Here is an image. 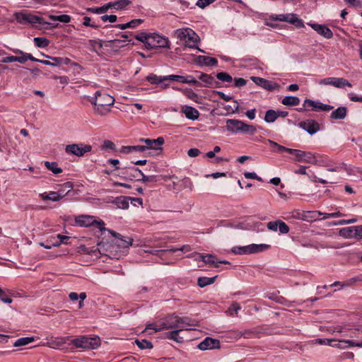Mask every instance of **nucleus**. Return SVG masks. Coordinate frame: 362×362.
Returning a JSON list of instances; mask_svg holds the SVG:
<instances>
[{"instance_id": "1", "label": "nucleus", "mask_w": 362, "mask_h": 362, "mask_svg": "<svg viewBox=\"0 0 362 362\" xmlns=\"http://www.w3.org/2000/svg\"><path fill=\"white\" fill-rule=\"evenodd\" d=\"M197 321L187 317H179L177 315H168L163 318L160 322L148 324L146 327V332L153 334L164 329H192L197 325Z\"/></svg>"}, {"instance_id": "2", "label": "nucleus", "mask_w": 362, "mask_h": 362, "mask_svg": "<svg viewBox=\"0 0 362 362\" xmlns=\"http://www.w3.org/2000/svg\"><path fill=\"white\" fill-rule=\"evenodd\" d=\"M93 105V112L100 117H105L112 112V107L115 103V98L109 94L100 90L95 92V96L90 99Z\"/></svg>"}, {"instance_id": "3", "label": "nucleus", "mask_w": 362, "mask_h": 362, "mask_svg": "<svg viewBox=\"0 0 362 362\" xmlns=\"http://www.w3.org/2000/svg\"><path fill=\"white\" fill-rule=\"evenodd\" d=\"M175 35L185 46L190 48H197L199 37L192 29L189 28L177 29L175 31Z\"/></svg>"}, {"instance_id": "4", "label": "nucleus", "mask_w": 362, "mask_h": 362, "mask_svg": "<svg viewBox=\"0 0 362 362\" xmlns=\"http://www.w3.org/2000/svg\"><path fill=\"white\" fill-rule=\"evenodd\" d=\"M226 129L233 133H244L253 135L257 132V128L254 125H250L244 122L235 119H228L226 120Z\"/></svg>"}, {"instance_id": "5", "label": "nucleus", "mask_w": 362, "mask_h": 362, "mask_svg": "<svg viewBox=\"0 0 362 362\" xmlns=\"http://www.w3.org/2000/svg\"><path fill=\"white\" fill-rule=\"evenodd\" d=\"M272 21H279L290 23L297 28L304 27L303 21L300 19L295 13L287 14H272L269 16V19L266 21L265 25L272 28H276V24L272 23Z\"/></svg>"}, {"instance_id": "6", "label": "nucleus", "mask_w": 362, "mask_h": 362, "mask_svg": "<svg viewBox=\"0 0 362 362\" xmlns=\"http://www.w3.org/2000/svg\"><path fill=\"white\" fill-rule=\"evenodd\" d=\"M71 344L76 348L95 349L100 345V339L98 337H90L87 336H81L71 340Z\"/></svg>"}, {"instance_id": "7", "label": "nucleus", "mask_w": 362, "mask_h": 362, "mask_svg": "<svg viewBox=\"0 0 362 362\" xmlns=\"http://www.w3.org/2000/svg\"><path fill=\"white\" fill-rule=\"evenodd\" d=\"M75 221L78 226L83 227H88L90 226H96L101 232H105V223L102 221H97L94 216L88 215H81L75 218Z\"/></svg>"}, {"instance_id": "8", "label": "nucleus", "mask_w": 362, "mask_h": 362, "mask_svg": "<svg viewBox=\"0 0 362 362\" xmlns=\"http://www.w3.org/2000/svg\"><path fill=\"white\" fill-rule=\"evenodd\" d=\"M269 248V245L267 244H251L242 247H234L232 252L238 255L253 254L263 252Z\"/></svg>"}, {"instance_id": "9", "label": "nucleus", "mask_w": 362, "mask_h": 362, "mask_svg": "<svg viewBox=\"0 0 362 362\" xmlns=\"http://www.w3.org/2000/svg\"><path fill=\"white\" fill-rule=\"evenodd\" d=\"M16 21L20 23H29L30 24H50L44 21L43 18L37 16L24 11L15 13Z\"/></svg>"}, {"instance_id": "10", "label": "nucleus", "mask_w": 362, "mask_h": 362, "mask_svg": "<svg viewBox=\"0 0 362 362\" xmlns=\"http://www.w3.org/2000/svg\"><path fill=\"white\" fill-rule=\"evenodd\" d=\"M92 146L89 144H72L66 145L65 147V152L69 155H74L78 157H82L85 153L91 151Z\"/></svg>"}, {"instance_id": "11", "label": "nucleus", "mask_w": 362, "mask_h": 362, "mask_svg": "<svg viewBox=\"0 0 362 362\" xmlns=\"http://www.w3.org/2000/svg\"><path fill=\"white\" fill-rule=\"evenodd\" d=\"M320 86H332L337 88H344L346 86L352 87L351 83L344 78L327 77L321 78L317 81Z\"/></svg>"}, {"instance_id": "12", "label": "nucleus", "mask_w": 362, "mask_h": 362, "mask_svg": "<svg viewBox=\"0 0 362 362\" xmlns=\"http://www.w3.org/2000/svg\"><path fill=\"white\" fill-rule=\"evenodd\" d=\"M288 153L293 156V160L296 162H305L311 164L313 155L312 152L291 148Z\"/></svg>"}, {"instance_id": "13", "label": "nucleus", "mask_w": 362, "mask_h": 362, "mask_svg": "<svg viewBox=\"0 0 362 362\" xmlns=\"http://www.w3.org/2000/svg\"><path fill=\"white\" fill-rule=\"evenodd\" d=\"M148 47L170 48V41L167 37L153 33L151 34L149 42H148Z\"/></svg>"}, {"instance_id": "14", "label": "nucleus", "mask_w": 362, "mask_h": 362, "mask_svg": "<svg viewBox=\"0 0 362 362\" xmlns=\"http://www.w3.org/2000/svg\"><path fill=\"white\" fill-rule=\"evenodd\" d=\"M250 78L255 84L269 91L277 90L280 88L278 83L261 77L252 76Z\"/></svg>"}, {"instance_id": "15", "label": "nucleus", "mask_w": 362, "mask_h": 362, "mask_svg": "<svg viewBox=\"0 0 362 362\" xmlns=\"http://www.w3.org/2000/svg\"><path fill=\"white\" fill-rule=\"evenodd\" d=\"M303 107L305 108L312 107L315 110H321L329 112L332 110L334 107L329 105L323 104L320 101H315L310 99H305L303 102Z\"/></svg>"}, {"instance_id": "16", "label": "nucleus", "mask_w": 362, "mask_h": 362, "mask_svg": "<svg viewBox=\"0 0 362 362\" xmlns=\"http://www.w3.org/2000/svg\"><path fill=\"white\" fill-rule=\"evenodd\" d=\"M140 141L145 143V151L149 149L161 151V146L164 144V139L163 137H158L156 139H141Z\"/></svg>"}, {"instance_id": "17", "label": "nucleus", "mask_w": 362, "mask_h": 362, "mask_svg": "<svg viewBox=\"0 0 362 362\" xmlns=\"http://www.w3.org/2000/svg\"><path fill=\"white\" fill-rule=\"evenodd\" d=\"M299 127L311 135L315 134L320 130L319 124L313 119L300 122L299 123Z\"/></svg>"}, {"instance_id": "18", "label": "nucleus", "mask_w": 362, "mask_h": 362, "mask_svg": "<svg viewBox=\"0 0 362 362\" xmlns=\"http://www.w3.org/2000/svg\"><path fill=\"white\" fill-rule=\"evenodd\" d=\"M106 231L108 232L112 237H115L117 239V244L118 245V246L125 248L132 245V238H125L120 235L119 233H117V232L110 229L106 228Z\"/></svg>"}, {"instance_id": "19", "label": "nucleus", "mask_w": 362, "mask_h": 362, "mask_svg": "<svg viewBox=\"0 0 362 362\" xmlns=\"http://www.w3.org/2000/svg\"><path fill=\"white\" fill-rule=\"evenodd\" d=\"M308 25L318 34L323 36L326 39H330L333 36L332 31L325 25L317 23H309Z\"/></svg>"}, {"instance_id": "20", "label": "nucleus", "mask_w": 362, "mask_h": 362, "mask_svg": "<svg viewBox=\"0 0 362 362\" xmlns=\"http://www.w3.org/2000/svg\"><path fill=\"white\" fill-rule=\"evenodd\" d=\"M220 342L218 339L206 337L199 344L198 348L200 350H209L218 348Z\"/></svg>"}, {"instance_id": "21", "label": "nucleus", "mask_w": 362, "mask_h": 362, "mask_svg": "<svg viewBox=\"0 0 362 362\" xmlns=\"http://www.w3.org/2000/svg\"><path fill=\"white\" fill-rule=\"evenodd\" d=\"M332 347L338 348L339 349H344L348 347H360L362 348V341L361 342H354V341L346 339V340H339L335 342H332Z\"/></svg>"}, {"instance_id": "22", "label": "nucleus", "mask_w": 362, "mask_h": 362, "mask_svg": "<svg viewBox=\"0 0 362 362\" xmlns=\"http://www.w3.org/2000/svg\"><path fill=\"white\" fill-rule=\"evenodd\" d=\"M13 52L16 54H19V56H16V62L21 64H24L28 60H30L32 62L38 61V59L34 57L31 54L24 52L18 49H13Z\"/></svg>"}, {"instance_id": "23", "label": "nucleus", "mask_w": 362, "mask_h": 362, "mask_svg": "<svg viewBox=\"0 0 362 362\" xmlns=\"http://www.w3.org/2000/svg\"><path fill=\"white\" fill-rule=\"evenodd\" d=\"M67 193H61L60 192H50L49 194L41 193L40 197L43 200H50L52 202H58L64 198Z\"/></svg>"}, {"instance_id": "24", "label": "nucleus", "mask_w": 362, "mask_h": 362, "mask_svg": "<svg viewBox=\"0 0 362 362\" xmlns=\"http://www.w3.org/2000/svg\"><path fill=\"white\" fill-rule=\"evenodd\" d=\"M196 62L200 65H205L209 66H216L218 64V60L216 58L203 55L197 57Z\"/></svg>"}, {"instance_id": "25", "label": "nucleus", "mask_w": 362, "mask_h": 362, "mask_svg": "<svg viewBox=\"0 0 362 362\" xmlns=\"http://www.w3.org/2000/svg\"><path fill=\"white\" fill-rule=\"evenodd\" d=\"M182 112L185 114V117L187 118V119H192V120H195L197 119H198L199 116V111L191 107V106H183L182 107Z\"/></svg>"}, {"instance_id": "26", "label": "nucleus", "mask_w": 362, "mask_h": 362, "mask_svg": "<svg viewBox=\"0 0 362 362\" xmlns=\"http://www.w3.org/2000/svg\"><path fill=\"white\" fill-rule=\"evenodd\" d=\"M146 80L151 84H160L163 88H167L168 87V84L164 83V81H167L166 76H158L155 74H151L146 77Z\"/></svg>"}, {"instance_id": "27", "label": "nucleus", "mask_w": 362, "mask_h": 362, "mask_svg": "<svg viewBox=\"0 0 362 362\" xmlns=\"http://www.w3.org/2000/svg\"><path fill=\"white\" fill-rule=\"evenodd\" d=\"M339 234L344 238H356V226H349L341 228Z\"/></svg>"}, {"instance_id": "28", "label": "nucleus", "mask_w": 362, "mask_h": 362, "mask_svg": "<svg viewBox=\"0 0 362 362\" xmlns=\"http://www.w3.org/2000/svg\"><path fill=\"white\" fill-rule=\"evenodd\" d=\"M347 108L344 106H341L332 111L330 115V118L332 119H344L347 115Z\"/></svg>"}, {"instance_id": "29", "label": "nucleus", "mask_w": 362, "mask_h": 362, "mask_svg": "<svg viewBox=\"0 0 362 362\" xmlns=\"http://www.w3.org/2000/svg\"><path fill=\"white\" fill-rule=\"evenodd\" d=\"M311 164L324 167L329 165V160L326 156L315 153L313 155Z\"/></svg>"}, {"instance_id": "30", "label": "nucleus", "mask_w": 362, "mask_h": 362, "mask_svg": "<svg viewBox=\"0 0 362 362\" xmlns=\"http://www.w3.org/2000/svg\"><path fill=\"white\" fill-rule=\"evenodd\" d=\"M183 330H187L186 329H175L171 332H168L166 333V338L168 339H171L175 341L178 343H181L183 341V338L179 336L180 332Z\"/></svg>"}, {"instance_id": "31", "label": "nucleus", "mask_w": 362, "mask_h": 362, "mask_svg": "<svg viewBox=\"0 0 362 362\" xmlns=\"http://www.w3.org/2000/svg\"><path fill=\"white\" fill-rule=\"evenodd\" d=\"M144 145L122 146L120 152L123 153H131L133 152H144Z\"/></svg>"}, {"instance_id": "32", "label": "nucleus", "mask_w": 362, "mask_h": 362, "mask_svg": "<svg viewBox=\"0 0 362 362\" xmlns=\"http://www.w3.org/2000/svg\"><path fill=\"white\" fill-rule=\"evenodd\" d=\"M199 78L204 83V86L206 87H213L216 83L214 77L206 74H200Z\"/></svg>"}, {"instance_id": "33", "label": "nucleus", "mask_w": 362, "mask_h": 362, "mask_svg": "<svg viewBox=\"0 0 362 362\" xmlns=\"http://www.w3.org/2000/svg\"><path fill=\"white\" fill-rule=\"evenodd\" d=\"M117 42H120V40H110V41H103L101 40H99L98 41H91V43L94 47V50L98 52L97 48H96L97 46L100 49L103 48V47H111L112 43Z\"/></svg>"}, {"instance_id": "34", "label": "nucleus", "mask_w": 362, "mask_h": 362, "mask_svg": "<svg viewBox=\"0 0 362 362\" xmlns=\"http://www.w3.org/2000/svg\"><path fill=\"white\" fill-rule=\"evenodd\" d=\"M113 203L117 206V208L122 209H127L129 206V199L125 197H117Z\"/></svg>"}, {"instance_id": "35", "label": "nucleus", "mask_w": 362, "mask_h": 362, "mask_svg": "<svg viewBox=\"0 0 362 362\" xmlns=\"http://www.w3.org/2000/svg\"><path fill=\"white\" fill-rule=\"evenodd\" d=\"M127 173L130 179H135L136 180H140V175L142 174V172L138 168L135 167H127Z\"/></svg>"}, {"instance_id": "36", "label": "nucleus", "mask_w": 362, "mask_h": 362, "mask_svg": "<svg viewBox=\"0 0 362 362\" xmlns=\"http://www.w3.org/2000/svg\"><path fill=\"white\" fill-rule=\"evenodd\" d=\"M281 103L286 106H296L299 105L300 99L296 96H286L281 100Z\"/></svg>"}, {"instance_id": "37", "label": "nucleus", "mask_w": 362, "mask_h": 362, "mask_svg": "<svg viewBox=\"0 0 362 362\" xmlns=\"http://www.w3.org/2000/svg\"><path fill=\"white\" fill-rule=\"evenodd\" d=\"M197 255L199 257L198 259L202 260L205 264H214V266L216 265V262L215 261L216 257L214 255L211 254L204 255L200 253L197 254Z\"/></svg>"}, {"instance_id": "38", "label": "nucleus", "mask_w": 362, "mask_h": 362, "mask_svg": "<svg viewBox=\"0 0 362 362\" xmlns=\"http://www.w3.org/2000/svg\"><path fill=\"white\" fill-rule=\"evenodd\" d=\"M129 0H118L114 2H110L109 6L110 8H114L117 10L122 9L125 8L127 6H128L130 4Z\"/></svg>"}, {"instance_id": "39", "label": "nucleus", "mask_w": 362, "mask_h": 362, "mask_svg": "<svg viewBox=\"0 0 362 362\" xmlns=\"http://www.w3.org/2000/svg\"><path fill=\"white\" fill-rule=\"evenodd\" d=\"M268 142L270 144L271 146L273 148L272 151L274 152L280 153L282 151H285V152L288 153V151H291V149L290 148L283 146L270 139H268Z\"/></svg>"}, {"instance_id": "40", "label": "nucleus", "mask_w": 362, "mask_h": 362, "mask_svg": "<svg viewBox=\"0 0 362 362\" xmlns=\"http://www.w3.org/2000/svg\"><path fill=\"white\" fill-rule=\"evenodd\" d=\"M48 18L52 21H58L64 23H69V22H71V16L66 14L59 16L49 15Z\"/></svg>"}, {"instance_id": "41", "label": "nucleus", "mask_w": 362, "mask_h": 362, "mask_svg": "<svg viewBox=\"0 0 362 362\" xmlns=\"http://www.w3.org/2000/svg\"><path fill=\"white\" fill-rule=\"evenodd\" d=\"M34 337H21L18 339L13 344V346L18 347V346H25L34 341Z\"/></svg>"}, {"instance_id": "42", "label": "nucleus", "mask_w": 362, "mask_h": 362, "mask_svg": "<svg viewBox=\"0 0 362 362\" xmlns=\"http://www.w3.org/2000/svg\"><path fill=\"white\" fill-rule=\"evenodd\" d=\"M45 165L48 170H51L54 174H59L62 172V169L59 168L57 163L55 162L45 161Z\"/></svg>"}, {"instance_id": "43", "label": "nucleus", "mask_w": 362, "mask_h": 362, "mask_svg": "<svg viewBox=\"0 0 362 362\" xmlns=\"http://www.w3.org/2000/svg\"><path fill=\"white\" fill-rule=\"evenodd\" d=\"M216 276L214 277H199L197 281L199 286L203 288L206 286L213 284Z\"/></svg>"}, {"instance_id": "44", "label": "nucleus", "mask_w": 362, "mask_h": 362, "mask_svg": "<svg viewBox=\"0 0 362 362\" xmlns=\"http://www.w3.org/2000/svg\"><path fill=\"white\" fill-rule=\"evenodd\" d=\"M277 119L276 111L273 110H269L266 112L264 115V121L267 123H272L276 121Z\"/></svg>"}, {"instance_id": "45", "label": "nucleus", "mask_w": 362, "mask_h": 362, "mask_svg": "<svg viewBox=\"0 0 362 362\" xmlns=\"http://www.w3.org/2000/svg\"><path fill=\"white\" fill-rule=\"evenodd\" d=\"M135 344L141 349H151L153 348V344L151 341L142 339V340H136Z\"/></svg>"}, {"instance_id": "46", "label": "nucleus", "mask_w": 362, "mask_h": 362, "mask_svg": "<svg viewBox=\"0 0 362 362\" xmlns=\"http://www.w3.org/2000/svg\"><path fill=\"white\" fill-rule=\"evenodd\" d=\"M151 33H141L136 36V39L144 42L148 47V42L150 41Z\"/></svg>"}, {"instance_id": "47", "label": "nucleus", "mask_w": 362, "mask_h": 362, "mask_svg": "<svg viewBox=\"0 0 362 362\" xmlns=\"http://www.w3.org/2000/svg\"><path fill=\"white\" fill-rule=\"evenodd\" d=\"M110 8L109 4H105L101 7L88 8L87 10L93 13H103Z\"/></svg>"}, {"instance_id": "48", "label": "nucleus", "mask_w": 362, "mask_h": 362, "mask_svg": "<svg viewBox=\"0 0 362 362\" xmlns=\"http://www.w3.org/2000/svg\"><path fill=\"white\" fill-rule=\"evenodd\" d=\"M216 78L223 82L230 83L233 81L232 76L226 72H219L216 74Z\"/></svg>"}, {"instance_id": "49", "label": "nucleus", "mask_w": 362, "mask_h": 362, "mask_svg": "<svg viewBox=\"0 0 362 362\" xmlns=\"http://www.w3.org/2000/svg\"><path fill=\"white\" fill-rule=\"evenodd\" d=\"M34 42L37 47H45L49 45V40L45 37H35Z\"/></svg>"}, {"instance_id": "50", "label": "nucleus", "mask_w": 362, "mask_h": 362, "mask_svg": "<svg viewBox=\"0 0 362 362\" xmlns=\"http://www.w3.org/2000/svg\"><path fill=\"white\" fill-rule=\"evenodd\" d=\"M335 339H316L313 341V344H320V345H328L331 346L332 342H335Z\"/></svg>"}, {"instance_id": "51", "label": "nucleus", "mask_w": 362, "mask_h": 362, "mask_svg": "<svg viewBox=\"0 0 362 362\" xmlns=\"http://www.w3.org/2000/svg\"><path fill=\"white\" fill-rule=\"evenodd\" d=\"M66 343V339L65 338H57L51 341L50 346L53 348L57 346H61L65 344Z\"/></svg>"}, {"instance_id": "52", "label": "nucleus", "mask_w": 362, "mask_h": 362, "mask_svg": "<svg viewBox=\"0 0 362 362\" xmlns=\"http://www.w3.org/2000/svg\"><path fill=\"white\" fill-rule=\"evenodd\" d=\"M41 55L47 58V59H51L52 62V64L53 66H58L59 64H62L63 62V58H60V57H51V56H49V55H47V54H45L43 53H41Z\"/></svg>"}, {"instance_id": "53", "label": "nucleus", "mask_w": 362, "mask_h": 362, "mask_svg": "<svg viewBox=\"0 0 362 362\" xmlns=\"http://www.w3.org/2000/svg\"><path fill=\"white\" fill-rule=\"evenodd\" d=\"M0 300L5 303H12V298L0 288Z\"/></svg>"}, {"instance_id": "54", "label": "nucleus", "mask_w": 362, "mask_h": 362, "mask_svg": "<svg viewBox=\"0 0 362 362\" xmlns=\"http://www.w3.org/2000/svg\"><path fill=\"white\" fill-rule=\"evenodd\" d=\"M278 229L281 233L286 234L289 232V227L284 221L278 220Z\"/></svg>"}, {"instance_id": "55", "label": "nucleus", "mask_w": 362, "mask_h": 362, "mask_svg": "<svg viewBox=\"0 0 362 362\" xmlns=\"http://www.w3.org/2000/svg\"><path fill=\"white\" fill-rule=\"evenodd\" d=\"M241 309L240 306L238 305V303H233L232 305L230 306L228 310H227V313L229 315H232V313L234 312L235 315H238V311Z\"/></svg>"}, {"instance_id": "56", "label": "nucleus", "mask_w": 362, "mask_h": 362, "mask_svg": "<svg viewBox=\"0 0 362 362\" xmlns=\"http://www.w3.org/2000/svg\"><path fill=\"white\" fill-rule=\"evenodd\" d=\"M183 83H188V84H199L198 81H197L193 76H184V81Z\"/></svg>"}, {"instance_id": "57", "label": "nucleus", "mask_w": 362, "mask_h": 362, "mask_svg": "<svg viewBox=\"0 0 362 362\" xmlns=\"http://www.w3.org/2000/svg\"><path fill=\"white\" fill-rule=\"evenodd\" d=\"M117 16L115 15H104L101 16V20L104 22L109 21L114 23L117 21Z\"/></svg>"}, {"instance_id": "58", "label": "nucleus", "mask_w": 362, "mask_h": 362, "mask_svg": "<svg viewBox=\"0 0 362 362\" xmlns=\"http://www.w3.org/2000/svg\"><path fill=\"white\" fill-rule=\"evenodd\" d=\"M215 0H198L196 5L199 8H204L206 6L213 3Z\"/></svg>"}, {"instance_id": "59", "label": "nucleus", "mask_w": 362, "mask_h": 362, "mask_svg": "<svg viewBox=\"0 0 362 362\" xmlns=\"http://www.w3.org/2000/svg\"><path fill=\"white\" fill-rule=\"evenodd\" d=\"M140 176L141 177L140 178L139 181H142L144 182H150V181H156V175L146 176L142 173V174H141Z\"/></svg>"}, {"instance_id": "60", "label": "nucleus", "mask_w": 362, "mask_h": 362, "mask_svg": "<svg viewBox=\"0 0 362 362\" xmlns=\"http://www.w3.org/2000/svg\"><path fill=\"white\" fill-rule=\"evenodd\" d=\"M166 78H167V80L176 81H179L182 83H183V81H184V76H179V75H168V76H166Z\"/></svg>"}, {"instance_id": "61", "label": "nucleus", "mask_w": 362, "mask_h": 362, "mask_svg": "<svg viewBox=\"0 0 362 362\" xmlns=\"http://www.w3.org/2000/svg\"><path fill=\"white\" fill-rule=\"evenodd\" d=\"M90 21H91V19L90 17L85 16L83 18V25L85 26H87V27H92V28H98V25H97L94 23H91Z\"/></svg>"}, {"instance_id": "62", "label": "nucleus", "mask_w": 362, "mask_h": 362, "mask_svg": "<svg viewBox=\"0 0 362 362\" xmlns=\"http://www.w3.org/2000/svg\"><path fill=\"white\" fill-rule=\"evenodd\" d=\"M234 86L236 88H240L246 85V80L243 78H235Z\"/></svg>"}, {"instance_id": "63", "label": "nucleus", "mask_w": 362, "mask_h": 362, "mask_svg": "<svg viewBox=\"0 0 362 362\" xmlns=\"http://www.w3.org/2000/svg\"><path fill=\"white\" fill-rule=\"evenodd\" d=\"M142 23H143L142 19H134V20L128 22V25H129V28H134L139 26Z\"/></svg>"}, {"instance_id": "64", "label": "nucleus", "mask_w": 362, "mask_h": 362, "mask_svg": "<svg viewBox=\"0 0 362 362\" xmlns=\"http://www.w3.org/2000/svg\"><path fill=\"white\" fill-rule=\"evenodd\" d=\"M200 153L201 152L198 148H190L189 150H188L187 155L189 157L194 158V157L198 156L200 154Z\"/></svg>"}]
</instances>
